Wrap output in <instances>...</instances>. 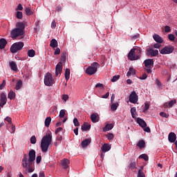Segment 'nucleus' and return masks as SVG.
I'll return each mask as SVG.
<instances>
[{
    "label": "nucleus",
    "instance_id": "obj_1",
    "mask_svg": "<svg viewBox=\"0 0 177 177\" xmlns=\"http://www.w3.org/2000/svg\"><path fill=\"white\" fill-rule=\"evenodd\" d=\"M34 161H35V150L31 149L28 153V156L25 154L22 159L21 165L26 175H27V174H32V172H34L35 169L32 165Z\"/></svg>",
    "mask_w": 177,
    "mask_h": 177
},
{
    "label": "nucleus",
    "instance_id": "obj_2",
    "mask_svg": "<svg viewBox=\"0 0 177 177\" xmlns=\"http://www.w3.org/2000/svg\"><path fill=\"white\" fill-rule=\"evenodd\" d=\"M52 145V134L46 133L44 136H43L41 141V149L42 153H46L49 149V146Z\"/></svg>",
    "mask_w": 177,
    "mask_h": 177
},
{
    "label": "nucleus",
    "instance_id": "obj_3",
    "mask_svg": "<svg viewBox=\"0 0 177 177\" xmlns=\"http://www.w3.org/2000/svg\"><path fill=\"white\" fill-rule=\"evenodd\" d=\"M142 50L139 48H132L128 54V57L129 60H138L140 58V55Z\"/></svg>",
    "mask_w": 177,
    "mask_h": 177
},
{
    "label": "nucleus",
    "instance_id": "obj_4",
    "mask_svg": "<svg viewBox=\"0 0 177 177\" xmlns=\"http://www.w3.org/2000/svg\"><path fill=\"white\" fill-rule=\"evenodd\" d=\"M99 67H100V65H99L97 62L92 63L91 65L86 69V74H88V75H93V74H95L96 71H97Z\"/></svg>",
    "mask_w": 177,
    "mask_h": 177
},
{
    "label": "nucleus",
    "instance_id": "obj_5",
    "mask_svg": "<svg viewBox=\"0 0 177 177\" xmlns=\"http://www.w3.org/2000/svg\"><path fill=\"white\" fill-rule=\"evenodd\" d=\"M24 46V43L22 41L14 43L10 47L11 53H16L19 50H21Z\"/></svg>",
    "mask_w": 177,
    "mask_h": 177
},
{
    "label": "nucleus",
    "instance_id": "obj_6",
    "mask_svg": "<svg viewBox=\"0 0 177 177\" xmlns=\"http://www.w3.org/2000/svg\"><path fill=\"white\" fill-rule=\"evenodd\" d=\"M55 84V80L52 77V74L50 73H47L46 75L44 76V84L46 86H52Z\"/></svg>",
    "mask_w": 177,
    "mask_h": 177
},
{
    "label": "nucleus",
    "instance_id": "obj_7",
    "mask_svg": "<svg viewBox=\"0 0 177 177\" xmlns=\"http://www.w3.org/2000/svg\"><path fill=\"white\" fill-rule=\"evenodd\" d=\"M23 34H24V31L19 28H16L11 31V37L13 39H16L17 37H20Z\"/></svg>",
    "mask_w": 177,
    "mask_h": 177
},
{
    "label": "nucleus",
    "instance_id": "obj_8",
    "mask_svg": "<svg viewBox=\"0 0 177 177\" xmlns=\"http://www.w3.org/2000/svg\"><path fill=\"white\" fill-rule=\"evenodd\" d=\"M174 52V46H166L160 50L161 55H169Z\"/></svg>",
    "mask_w": 177,
    "mask_h": 177
},
{
    "label": "nucleus",
    "instance_id": "obj_9",
    "mask_svg": "<svg viewBox=\"0 0 177 177\" xmlns=\"http://www.w3.org/2000/svg\"><path fill=\"white\" fill-rule=\"evenodd\" d=\"M138 96L136 94V91H132L129 95V102L130 103H133V104H136L138 103Z\"/></svg>",
    "mask_w": 177,
    "mask_h": 177
},
{
    "label": "nucleus",
    "instance_id": "obj_10",
    "mask_svg": "<svg viewBox=\"0 0 177 177\" xmlns=\"http://www.w3.org/2000/svg\"><path fill=\"white\" fill-rule=\"evenodd\" d=\"M63 71V63L59 62L55 66V76L60 75Z\"/></svg>",
    "mask_w": 177,
    "mask_h": 177
},
{
    "label": "nucleus",
    "instance_id": "obj_11",
    "mask_svg": "<svg viewBox=\"0 0 177 177\" xmlns=\"http://www.w3.org/2000/svg\"><path fill=\"white\" fill-rule=\"evenodd\" d=\"M168 140L170 142V143L176 142V134H175L174 132L169 133L168 136Z\"/></svg>",
    "mask_w": 177,
    "mask_h": 177
},
{
    "label": "nucleus",
    "instance_id": "obj_12",
    "mask_svg": "<svg viewBox=\"0 0 177 177\" xmlns=\"http://www.w3.org/2000/svg\"><path fill=\"white\" fill-rule=\"evenodd\" d=\"M144 63H145V67H147V68H150V67H151V66L154 65V61H153L152 59H146V60H145Z\"/></svg>",
    "mask_w": 177,
    "mask_h": 177
},
{
    "label": "nucleus",
    "instance_id": "obj_13",
    "mask_svg": "<svg viewBox=\"0 0 177 177\" xmlns=\"http://www.w3.org/2000/svg\"><path fill=\"white\" fill-rule=\"evenodd\" d=\"M147 55V56H157L158 55V50H153V48L148 50Z\"/></svg>",
    "mask_w": 177,
    "mask_h": 177
},
{
    "label": "nucleus",
    "instance_id": "obj_14",
    "mask_svg": "<svg viewBox=\"0 0 177 177\" xmlns=\"http://www.w3.org/2000/svg\"><path fill=\"white\" fill-rule=\"evenodd\" d=\"M111 149V145L109 144H104L101 148L102 151H103L104 153H106V151H109V150Z\"/></svg>",
    "mask_w": 177,
    "mask_h": 177
},
{
    "label": "nucleus",
    "instance_id": "obj_15",
    "mask_svg": "<svg viewBox=\"0 0 177 177\" xmlns=\"http://www.w3.org/2000/svg\"><path fill=\"white\" fill-rule=\"evenodd\" d=\"M91 120L92 122H93V123L99 122V114H97V113L91 114Z\"/></svg>",
    "mask_w": 177,
    "mask_h": 177
},
{
    "label": "nucleus",
    "instance_id": "obj_16",
    "mask_svg": "<svg viewBox=\"0 0 177 177\" xmlns=\"http://www.w3.org/2000/svg\"><path fill=\"white\" fill-rule=\"evenodd\" d=\"M9 64L12 71H15L17 73L18 69H17V64H16V62L15 61L10 62Z\"/></svg>",
    "mask_w": 177,
    "mask_h": 177
},
{
    "label": "nucleus",
    "instance_id": "obj_17",
    "mask_svg": "<svg viewBox=\"0 0 177 177\" xmlns=\"http://www.w3.org/2000/svg\"><path fill=\"white\" fill-rule=\"evenodd\" d=\"M137 122L140 127H141V128H146V127H147V124L145 122V120H143V119L140 118H137Z\"/></svg>",
    "mask_w": 177,
    "mask_h": 177
},
{
    "label": "nucleus",
    "instance_id": "obj_18",
    "mask_svg": "<svg viewBox=\"0 0 177 177\" xmlns=\"http://www.w3.org/2000/svg\"><path fill=\"white\" fill-rule=\"evenodd\" d=\"M26 26H27V23L26 21L23 22H17L16 24V27L17 28H19L20 30H22V31H24V28H26Z\"/></svg>",
    "mask_w": 177,
    "mask_h": 177
},
{
    "label": "nucleus",
    "instance_id": "obj_19",
    "mask_svg": "<svg viewBox=\"0 0 177 177\" xmlns=\"http://www.w3.org/2000/svg\"><path fill=\"white\" fill-rule=\"evenodd\" d=\"M153 38L154 41H156V42H157L158 44H162V42L164 41V40H162V38L157 34H154L153 35Z\"/></svg>",
    "mask_w": 177,
    "mask_h": 177
},
{
    "label": "nucleus",
    "instance_id": "obj_20",
    "mask_svg": "<svg viewBox=\"0 0 177 177\" xmlns=\"http://www.w3.org/2000/svg\"><path fill=\"white\" fill-rule=\"evenodd\" d=\"M61 164L63 168L66 169V168H68V164H70V160H68V159H63L61 162Z\"/></svg>",
    "mask_w": 177,
    "mask_h": 177
},
{
    "label": "nucleus",
    "instance_id": "obj_21",
    "mask_svg": "<svg viewBox=\"0 0 177 177\" xmlns=\"http://www.w3.org/2000/svg\"><path fill=\"white\" fill-rule=\"evenodd\" d=\"M81 129L82 131H89V129H91V124H88L87 122H84L83 125H82Z\"/></svg>",
    "mask_w": 177,
    "mask_h": 177
},
{
    "label": "nucleus",
    "instance_id": "obj_22",
    "mask_svg": "<svg viewBox=\"0 0 177 177\" xmlns=\"http://www.w3.org/2000/svg\"><path fill=\"white\" fill-rule=\"evenodd\" d=\"M91 144V140L88 138L85 139L84 140H83L81 142L82 145V147L84 148V147H88V145Z\"/></svg>",
    "mask_w": 177,
    "mask_h": 177
},
{
    "label": "nucleus",
    "instance_id": "obj_23",
    "mask_svg": "<svg viewBox=\"0 0 177 177\" xmlns=\"http://www.w3.org/2000/svg\"><path fill=\"white\" fill-rule=\"evenodd\" d=\"M6 44H8L6 39L3 38L0 39V49H3L6 46Z\"/></svg>",
    "mask_w": 177,
    "mask_h": 177
},
{
    "label": "nucleus",
    "instance_id": "obj_24",
    "mask_svg": "<svg viewBox=\"0 0 177 177\" xmlns=\"http://www.w3.org/2000/svg\"><path fill=\"white\" fill-rule=\"evenodd\" d=\"M112 128H114V125L113 124H107L103 128V131L104 132H107V131H111Z\"/></svg>",
    "mask_w": 177,
    "mask_h": 177
},
{
    "label": "nucleus",
    "instance_id": "obj_25",
    "mask_svg": "<svg viewBox=\"0 0 177 177\" xmlns=\"http://www.w3.org/2000/svg\"><path fill=\"white\" fill-rule=\"evenodd\" d=\"M8 97L10 99V100H13L16 97V93L10 90L8 93Z\"/></svg>",
    "mask_w": 177,
    "mask_h": 177
},
{
    "label": "nucleus",
    "instance_id": "obj_26",
    "mask_svg": "<svg viewBox=\"0 0 177 177\" xmlns=\"http://www.w3.org/2000/svg\"><path fill=\"white\" fill-rule=\"evenodd\" d=\"M118 106H120L118 102H112L111 105V110H112V111H115L117 109H118Z\"/></svg>",
    "mask_w": 177,
    "mask_h": 177
},
{
    "label": "nucleus",
    "instance_id": "obj_27",
    "mask_svg": "<svg viewBox=\"0 0 177 177\" xmlns=\"http://www.w3.org/2000/svg\"><path fill=\"white\" fill-rule=\"evenodd\" d=\"M50 46L53 48H57V40H56V39H53L50 41Z\"/></svg>",
    "mask_w": 177,
    "mask_h": 177
},
{
    "label": "nucleus",
    "instance_id": "obj_28",
    "mask_svg": "<svg viewBox=\"0 0 177 177\" xmlns=\"http://www.w3.org/2000/svg\"><path fill=\"white\" fill-rule=\"evenodd\" d=\"M51 121H52V118L50 117H47L45 119L44 124H45V127H46V128L49 127V126L50 125Z\"/></svg>",
    "mask_w": 177,
    "mask_h": 177
},
{
    "label": "nucleus",
    "instance_id": "obj_29",
    "mask_svg": "<svg viewBox=\"0 0 177 177\" xmlns=\"http://www.w3.org/2000/svg\"><path fill=\"white\" fill-rule=\"evenodd\" d=\"M130 111H131L132 118H133L134 120H136V107L131 108Z\"/></svg>",
    "mask_w": 177,
    "mask_h": 177
},
{
    "label": "nucleus",
    "instance_id": "obj_30",
    "mask_svg": "<svg viewBox=\"0 0 177 177\" xmlns=\"http://www.w3.org/2000/svg\"><path fill=\"white\" fill-rule=\"evenodd\" d=\"M136 74V71L133 68H130L129 71L127 72V75L128 77H131V75H135Z\"/></svg>",
    "mask_w": 177,
    "mask_h": 177
},
{
    "label": "nucleus",
    "instance_id": "obj_31",
    "mask_svg": "<svg viewBox=\"0 0 177 177\" xmlns=\"http://www.w3.org/2000/svg\"><path fill=\"white\" fill-rule=\"evenodd\" d=\"M146 145V142H145V140H140L138 143L137 146L140 147V149H143Z\"/></svg>",
    "mask_w": 177,
    "mask_h": 177
},
{
    "label": "nucleus",
    "instance_id": "obj_32",
    "mask_svg": "<svg viewBox=\"0 0 177 177\" xmlns=\"http://www.w3.org/2000/svg\"><path fill=\"white\" fill-rule=\"evenodd\" d=\"M64 75H65V79L66 80V81H68V80H70V69L66 68L65 70Z\"/></svg>",
    "mask_w": 177,
    "mask_h": 177
},
{
    "label": "nucleus",
    "instance_id": "obj_33",
    "mask_svg": "<svg viewBox=\"0 0 177 177\" xmlns=\"http://www.w3.org/2000/svg\"><path fill=\"white\" fill-rule=\"evenodd\" d=\"M28 56L29 57H34L35 56V50L30 49L28 50Z\"/></svg>",
    "mask_w": 177,
    "mask_h": 177
},
{
    "label": "nucleus",
    "instance_id": "obj_34",
    "mask_svg": "<svg viewBox=\"0 0 177 177\" xmlns=\"http://www.w3.org/2000/svg\"><path fill=\"white\" fill-rule=\"evenodd\" d=\"M22 85H23V82H21V80L18 81L16 84L15 89L17 91H19V89H20V88H21Z\"/></svg>",
    "mask_w": 177,
    "mask_h": 177
},
{
    "label": "nucleus",
    "instance_id": "obj_35",
    "mask_svg": "<svg viewBox=\"0 0 177 177\" xmlns=\"http://www.w3.org/2000/svg\"><path fill=\"white\" fill-rule=\"evenodd\" d=\"M139 158H142V160H145V161H149V156L146 153L141 154L139 156Z\"/></svg>",
    "mask_w": 177,
    "mask_h": 177
},
{
    "label": "nucleus",
    "instance_id": "obj_36",
    "mask_svg": "<svg viewBox=\"0 0 177 177\" xmlns=\"http://www.w3.org/2000/svg\"><path fill=\"white\" fill-rule=\"evenodd\" d=\"M35 27L34 28L35 32H38V30L39 29V21H37L35 24Z\"/></svg>",
    "mask_w": 177,
    "mask_h": 177
},
{
    "label": "nucleus",
    "instance_id": "obj_37",
    "mask_svg": "<svg viewBox=\"0 0 177 177\" xmlns=\"http://www.w3.org/2000/svg\"><path fill=\"white\" fill-rule=\"evenodd\" d=\"M59 118H64V115H66V110L65 109H62L59 111Z\"/></svg>",
    "mask_w": 177,
    "mask_h": 177
},
{
    "label": "nucleus",
    "instance_id": "obj_38",
    "mask_svg": "<svg viewBox=\"0 0 177 177\" xmlns=\"http://www.w3.org/2000/svg\"><path fill=\"white\" fill-rule=\"evenodd\" d=\"M25 12L27 16H31V15H32V11H31V9H30V8H26Z\"/></svg>",
    "mask_w": 177,
    "mask_h": 177
},
{
    "label": "nucleus",
    "instance_id": "obj_39",
    "mask_svg": "<svg viewBox=\"0 0 177 177\" xmlns=\"http://www.w3.org/2000/svg\"><path fill=\"white\" fill-rule=\"evenodd\" d=\"M137 177H146L145 176V173H143V170L142 169H139L138 170Z\"/></svg>",
    "mask_w": 177,
    "mask_h": 177
},
{
    "label": "nucleus",
    "instance_id": "obj_40",
    "mask_svg": "<svg viewBox=\"0 0 177 177\" xmlns=\"http://www.w3.org/2000/svg\"><path fill=\"white\" fill-rule=\"evenodd\" d=\"M30 143L32 145H35V143H37V138L35 137V136H32L30 138Z\"/></svg>",
    "mask_w": 177,
    "mask_h": 177
},
{
    "label": "nucleus",
    "instance_id": "obj_41",
    "mask_svg": "<svg viewBox=\"0 0 177 177\" xmlns=\"http://www.w3.org/2000/svg\"><path fill=\"white\" fill-rule=\"evenodd\" d=\"M16 17H17V19H23V12L20 11L17 12Z\"/></svg>",
    "mask_w": 177,
    "mask_h": 177
},
{
    "label": "nucleus",
    "instance_id": "obj_42",
    "mask_svg": "<svg viewBox=\"0 0 177 177\" xmlns=\"http://www.w3.org/2000/svg\"><path fill=\"white\" fill-rule=\"evenodd\" d=\"M160 117H163V118H168V117H169V114L166 113L165 112H160Z\"/></svg>",
    "mask_w": 177,
    "mask_h": 177
},
{
    "label": "nucleus",
    "instance_id": "obj_43",
    "mask_svg": "<svg viewBox=\"0 0 177 177\" xmlns=\"http://www.w3.org/2000/svg\"><path fill=\"white\" fill-rule=\"evenodd\" d=\"M149 109H150V105H149V104H147V103H145V106H144V108H143L142 112H143V113H146V111H147V110H149Z\"/></svg>",
    "mask_w": 177,
    "mask_h": 177
},
{
    "label": "nucleus",
    "instance_id": "obj_44",
    "mask_svg": "<svg viewBox=\"0 0 177 177\" xmlns=\"http://www.w3.org/2000/svg\"><path fill=\"white\" fill-rule=\"evenodd\" d=\"M106 138L109 140H113V139H114V135H113L111 133H109L106 134Z\"/></svg>",
    "mask_w": 177,
    "mask_h": 177
},
{
    "label": "nucleus",
    "instance_id": "obj_45",
    "mask_svg": "<svg viewBox=\"0 0 177 177\" xmlns=\"http://www.w3.org/2000/svg\"><path fill=\"white\" fill-rule=\"evenodd\" d=\"M118 80H120V75H114L111 79V82H116V81H118Z\"/></svg>",
    "mask_w": 177,
    "mask_h": 177
},
{
    "label": "nucleus",
    "instance_id": "obj_46",
    "mask_svg": "<svg viewBox=\"0 0 177 177\" xmlns=\"http://www.w3.org/2000/svg\"><path fill=\"white\" fill-rule=\"evenodd\" d=\"M73 124H74L75 127H80V122H78V119L74 118Z\"/></svg>",
    "mask_w": 177,
    "mask_h": 177
},
{
    "label": "nucleus",
    "instance_id": "obj_47",
    "mask_svg": "<svg viewBox=\"0 0 177 177\" xmlns=\"http://www.w3.org/2000/svg\"><path fill=\"white\" fill-rule=\"evenodd\" d=\"M6 86V81L3 80L2 84H0V91H2V89H3V88H5Z\"/></svg>",
    "mask_w": 177,
    "mask_h": 177
},
{
    "label": "nucleus",
    "instance_id": "obj_48",
    "mask_svg": "<svg viewBox=\"0 0 177 177\" xmlns=\"http://www.w3.org/2000/svg\"><path fill=\"white\" fill-rule=\"evenodd\" d=\"M176 103V100H171L169 102V107H172L174 106V104H175Z\"/></svg>",
    "mask_w": 177,
    "mask_h": 177
},
{
    "label": "nucleus",
    "instance_id": "obj_49",
    "mask_svg": "<svg viewBox=\"0 0 177 177\" xmlns=\"http://www.w3.org/2000/svg\"><path fill=\"white\" fill-rule=\"evenodd\" d=\"M168 38L169 41H175V36L173 34H169Z\"/></svg>",
    "mask_w": 177,
    "mask_h": 177
},
{
    "label": "nucleus",
    "instance_id": "obj_50",
    "mask_svg": "<svg viewBox=\"0 0 177 177\" xmlns=\"http://www.w3.org/2000/svg\"><path fill=\"white\" fill-rule=\"evenodd\" d=\"M62 100H64V102H67V100H68V95L64 94L62 95Z\"/></svg>",
    "mask_w": 177,
    "mask_h": 177
},
{
    "label": "nucleus",
    "instance_id": "obj_51",
    "mask_svg": "<svg viewBox=\"0 0 177 177\" xmlns=\"http://www.w3.org/2000/svg\"><path fill=\"white\" fill-rule=\"evenodd\" d=\"M156 83L158 88H161L162 86V84H161V82H160L158 79L156 80Z\"/></svg>",
    "mask_w": 177,
    "mask_h": 177
},
{
    "label": "nucleus",
    "instance_id": "obj_52",
    "mask_svg": "<svg viewBox=\"0 0 177 177\" xmlns=\"http://www.w3.org/2000/svg\"><path fill=\"white\" fill-rule=\"evenodd\" d=\"M41 160H42V157L41 156H37L36 158L37 164H39V162H41Z\"/></svg>",
    "mask_w": 177,
    "mask_h": 177
},
{
    "label": "nucleus",
    "instance_id": "obj_53",
    "mask_svg": "<svg viewBox=\"0 0 177 177\" xmlns=\"http://www.w3.org/2000/svg\"><path fill=\"white\" fill-rule=\"evenodd\" d=\"M5 121H7V122H9V124H12V118L9 117V116H7L6 118H5Z\"/></svg>",
    "mask_w": 177,
    "mask_h": 177
},
{
    "label": "nucleus",
    "instance_id": "obj_54",
    "mask_svg": "<svg viewBox=\"0 0 177 177\" xmlns=\"http://www.w3.org/2000/svg\"><path fill=\"white\" fill-rule=\"evenodd\" d=\"M136 164V163L135 162L130 163L129 167H130L131 169H135Z\"/></svg>",
    "mask_w": 177,
    "mask_h": 177
},
{
    "label": "nucleus",
    "instance_id": "obj_55",
    "mask_svg": "<svg viewBox=\"0 0 177 177\" xmlns=\"http://www.w3.org/2000/svg\"><path fill=\"white\" fill-rule=\"evenodd\" d=\"M171 31V27L166 26L165 27V32H169Z\"/></svg>",
    "mask_w": 177,
    "mask_h": 177
},
{
    "label": "nucleus",
    "instance_id": "obj_56",
    "mask_svg": "<svg viewBox=\"0 0 177 177\" xmlns=\"http://www.w3.org/2000/svg\"><path fill=\"white\" fill-rule=\"evenodd\" d=\"M62 131H63V128H62V127H58V128L56 129V131H55V135H57V133H58L59 132H62Z\"/></svg>",
    "mask_w": 177,
    "mask_h": 177
},
{
    "label": "nucleus",
    "instance_id": "obj_57",
    "mask_svg": "<svg viewBox=\"0 0 177 177\" xmlns=\"http://www.w3.org/2000/svg\"><path fill=\"white\" fill-rule=\"evenodd\" d=\"M16 10H23V6L21 3L18 4Z\"/></svg>",
    "mask_w": 177,
    "mask_h": 177
},
{
    "label": "nucleus",
    "instance_id": "obj_58",
    "mask_svg": "<svg viewBox=\"0 0 177 177\" xmlns=\"http://www.w3.org/2000/svg\"><path fill=\"white\" fill-rule=\"evenodd\" d=\"M54 55H60V48H57L55 50Z\"/></svg>",
    "mask_w": 177,
    "mask_h": 177
},
{
    "label": "nucleus",
    "instance_id": "obj_59",
    "mask_svg": "<svg viewBox=\"0 0 177 177\" xmlns=\"http://www.w3.org/2000/svg\"><path fill=\"white\" fill-rule=\"evenodd\" d=\"M142 128H144V131H145V132H147L148 133H150V132H151V130H150V127H142Z\"/></svg>",
    "mask_w": 177,
    "mask_h": 177
},
{
    "label": "nucleus",
    "instance_id": "obj_60",
    "mask_svg": "<svg viewBox=\"0 0 177 177\" xmlns=\"http://www.w3.org/2000/svg\"><path fill=\"white\" fill-rule=\"evenodd\" d=\"M160 47H161V44H160V43H157L153 45V48H155V49H158V48H160Z\"/></svg>",
    "mask_w": 177,
    "mask_h": 177
},
{
    "label": "nucleus",
    "instance_id": "obj_61",
    "mask_svg": "<svg viewBox=\"0 0 177 177\" xmlns=\"http://www.w3.org/2000/svg\"><path fill=\"white\" fill-rule=\"evenodd\" d=\"M104 87V85L102 83H97L96 85H95V88H103Z\"/></svg>",
    "mask_w": 177,
    "mask_h": 177
},
{
    "label": "nucleus",
    "instance_id": "obj_62",
    "mask_svg": "<svg viewBox=\"0 0 177 177\" xmlns=\"http://www.w3.org/2000/svg\"><path fill=\"white\" fill-rule=\"evenodd\" d=\"M147 78V75L146 73H144L140 77V80H146Z\"/></svg>",
    "mask_w": 177,
    "mask_h": 177
},
{
    "label": "nucleus",
    "instance_id": "obj_63",
    "mask_svg": "<svg viewBox=\"0 0 177 177\" xmlns=\"http://www.w3.org/2000/svg\"><path fill=\"white\" fill-rule=\"evenodd\" d=\"M51 28H56V22L55 21L51 23Z\"/></svg>",
    "mask_w": 177,
    "mask_h": 177
},
{
    "label": "nucleus",
    "instance_id": "obj_64",
    "mask_svg": "<svg viewBox=\"0 0 177 177\" xmlns=\"http://www.w3.org/2000/svg\"><path fill=\"white\" fill-rule=\"evenodd\" d=\"M39 177H45V173L44 171H41L39 174Z\"/></svg>",
    "mask_w": 177,
    "mask_h": 177
}]
</instances>
